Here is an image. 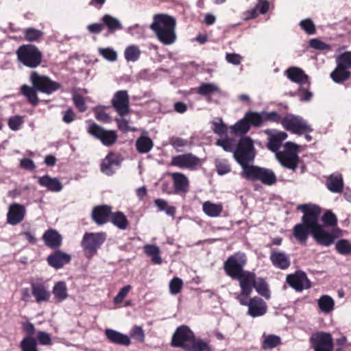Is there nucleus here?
Here are the masks:
<instances>
[{
    "mask_svg": "<svg viewBox=\"0 0 351 351\" xmlns=\"http://www.w3.org/2000/svg\"><path fill=\"white\" fill-rule=\"evenodd\" d=\"M30 81L33 87L23 85L21 87V93L33 106H36L40 101L38 99L36 90H38L47 95L58 90L60 88V84L51 80L46 75H42L33 71L30 75Z\"/></svg>",
    "mask_w": 351,
    "mask_h": 351,
    "instance_id": "nucleus-1",
    "label": "nucleus"
},
{
    "mask_svg": "<svg viewBox=\"0 0 351 351\" xmlns=\"http://www.w3.org/2000/svg\"><path fill=\"white\" fill-rule=\"evenodd\" d=\"M176 19L167 14H159L154 16L150 28L156 34L158 40L165 45L175 43L176 40Z\"/></svg>",
    "mask_w": 351,
    "mask_h": 351,
    "instance_id": "nucleus-2",
    "label": "nucleus"
},
{
    "mask_svg": "<svg viewBox=\"0 0 351 351\" xmlns=\"http://www.w3.org/2000/svg\"><path fill=\"white\" fill-rule=\"evenodd\" d=\"M298 209L303 212L304 215L302 217V223L296 224L293 230L294 237L300 243H306L308 236L311 232V228L308 222L310 218L319 217L320 208L315 205L302 204L298 206Z\"/></svg>",
    "mask_w": 351,
    "mask_h": 351,
    "instance_id": "nucleus-3",
    "label": "nucleus"
},
{
    "mask_svg": "<svg viewBox=\"0 0 351 351\" xmlns=\"http://www.w3.org/2000/svg\"><path fill=\"white\" fill-rule=\"evenodd\" d=\"M256 153L254 141L250 136H243L239 139L233 152V157L242 167V171L250 166L248 164L254 161Z\"/></svg>",
    "mask_w": 351,
    "mask_h": 351,
    "instance_id": "nucleus-4",
    "label": "nucleus"
},
{
    "mask_svg": "<svg viewBox=\"0 0 351 351\" xmlns=\"http://www.w3.org/2000/svg\"><path fill=\"white\" fill-rule=\"evenodd\" d=\"M241 176L250 180H259L266 185H272L276 181L275 173L270 169L251 165L241 172Z\"/></svg>",
    "mask_w": 351,
    "mask_h": 351,
    "instance_id": "nucleus-5",
    "label": "nucleus"
},
{
    "mask_svg": "<svg viewBox=\"0 0 351 351\" xmlns=\"http://www.w3.org/2000/svg\"><path fill=\"white\" fill-rule=\"evenodd\" d=\"M16 53L19 61L26 66L36 68L41 62L42 53L34 45H23L19 48Z\"/></svg>",
    "mask_w": 351,
    "mask_h": 351,
    "instance_id": "nucleus-6",
    "label": "nucleus"
},
{
    "mask_svg": "<svg viewBox=\"0 0 351 351\" xmlns=\"http://www.w3.org/2000/svg\"><path fill=\"white\" fill-rule=\"evenodd\" d=\"M263 122V117L255 111H248L245 117L231 127V130L237 135L246 134L250 126L259 127Z\"/></svg>",
    "mask_w": 351,
    "mask_h": 351,
    "instance_id": "nucleus-7",
    "label": "nucleus"
},
{
    "mask_svg": "<svg viewBox=\"0 0 351 351\" xmlns=\"http://www.w3.org/2000/svg\"><path fill=\"white\" fill-rule=\"evenodd\" d=\"M246 263V258L244 254L236 253L228 257L224 263V269L227 274L232 278H236L245 271L243 267Z\"/></svg>",
    "mask_w": 351,
    "mask_h": 351,
    "instance_id": "nucleus-8",
    "label": "nucleus"
},
{
    "mask_svg": "<svg viewBox=\"0 0 351 351\" xmlns=\"http://www.w3.org/2000/svg\"><path fill=\"white\" fill-rule=\"evenodd\" d=\"M105 240L106 234L104 232L86 233L82 241V246L86 252L90 254L87 255V258H91Z\"/></svg>",
    "mask_w": 351,
    "mask_h": 351,
    "instance_id": "nucleus-9",
    "label": "nucleus"
},
{
    "mask_svg": "<svg viewBox=\"0 0 351 351\" xmlns=\"http://www.w3.org/2000/svg\"><path fill=\"white\" fill-rule=\"evenodd\" d=\"M308 222L311 228V234L317 243L325 246H329L333 243L335 238L338 235L332 236L324 230L322 226L318 224V217H311L308 219Z\"/></svg>",
    "mask_w": 351,
    "mask_h": 351,
    "instance_id": "nucleus-10",
    "label": "nucleus"
},
{
    "mask_svg": "<svg viewBox=\"0 0 351 351\" xmlns=\"http://www.w3.org/2000/svg\"><path fill=\"white\" fill-rule=\"evenodd\" d=\"M193 339H195V337L191 329L186 326H180L173 335L171 344L173 347H181L186 350Z\"/></svg>",
    "mask_w": 351,
    "mask_h": 351,
    "instance_id": "nucleus-11",
    "label": "nucleus"
},
{
    "mask_svg": "<svg viewBox=\"0 0 351 351\" xmlns=\"http://www.w3.org/2000/svg\"><path fill=\"white\" fill-rule=\"evenodd\" d=\"M88 132L106 146L114 145L117 140V135L114 131L105 130L95 123L89 126Z\"/></svg>",
    "mask_w": 351,
    "mask_h": 351,
    "instance_id": "nucleus-12",
    "label": "nucleus"
},
{
    "mask_svg": "<svg viewBox=\"0 0 351 351\" xmlns=\"http://www.w3.org/2000/svg\"><path fill=\"white\" fill-rule=\"evenodd\" d=\"M282 124L287 130L300 135L313 131L306 122L293 115H287L284 117L282 119Z\"/></svg>",
    "mask_w": 351,
    "mask_h": 351,
    "instance_id": "nucleus-13",
    "label": "nucleus"
},
{
    "mask_svg": "<svg viewBox=\"0 0 351 351\" xmlns=\"http://www.w3.org/2000/svg\"><path fill=\"white\" fill-rule=\"evenodd\" d=\"M310 341L315 351H332L333 341L328 332H318L313 334Z\"/></svg>",
    "mask_w": 351,
    "mask_h": 351,
    "instance_id": "nucleus-14",
    "label": "nucleus"
},
{
    "mask_svg": "<svg viewBox=\"0 0 351 351\" xmlns=\"http://www.w3.org/2000/svg\"><path fill=\"white\" fill-rule=\"evenodd\" d=\"M286 280L287 283L297 291H302L304 289L311 287V282L306 274L302 271L288 275Z\"/></svg>",
    "mask_w": 351,
    "mask_h": 351,
    "instance_id": "nucleus-15",
    "label": "nucleus"
},
{
    "mask_svg": "<svg viewBox=\"0 0 351 351\" xmlns=\"http://www.w3.org/2000/svg\"><path fill=\"white\" fill-rule=\"evenodd\" d=\"M25 213V208L23 205L17 203L10 204L7 215L8 223L12 226L19 224L24 219Z\"/></svg>",
    "mask_w": 351,
    "mask_h": 351,
    "instance_id": "nucleus-16",
    "label": "nucleus"
},
{
    "mask_svg": "<svg viewBox=\"0 0 351 351\" xmlns=\"http://www.w3.org/2000/svg\"><path fill=\"white\" fill-rule=\"evenodd\" d=\"M248 314L252 317L262 316L267 313V306L266 302L259 297L251 298L248 303Z\"/></svg>",
    "mask_w": 351,
    "mask_h": 351,
    "instance_id": "nucleus-17",
    "label": "nucleus"
},
{
    "mask_svg": "<svg viewBox=\"0 0 351 351\" xmlns=\"http://www.w3.org/2000/svg\"><path fill=\"white\" fill-rule=\"evenodd\" d=\"M122 158L114 153H110L104 158L101 165V171L106 175L112 174L117 169L121 162Z\"/></svg>",
    "mask_w": 351,
    "mask_h": 351,
    "instance_id": "nucleus-18",
    "label": "nucleus"
},
{
    "mask_svg": "<svg viewBox=\"0 0 351 351\" xmlns=\"http://www.w3.org/2000/svg\"><path fill=\"white\" fill-rule=\"evenodd\" d=\"M236 279L239 280V285L241 289V295L244 296L249 295L254 287L255 280V274L254 273L244 271Z\"/></svg>",
    "mask_w": 351,
    "mask_h": 351,
    "instance_id": "nucleus-19",
    "label": "nucleus"
},
{
    "mask_svg": "<svg viewBox=\"0 0 351 351\" xmlns=\"http://www.w3.org/2000/svg\"><path fill=\"white\" fill-rule=\"evenodd\" d=\"M199 159L192 154H186L175 156L172 158V165L182 167L191 169L196 166Z\"/></svg>",
    "mask_w": 351,
    "mask_h": 351,
    "instance_id": "nucleus-20",
    "label": "nucleus"
},
{
    "mask_svg": "<svg viewBox=\"0 0 351 351\" xmlns=\"http://www.w3.org/2000/svg\"><path fill=\"white\" fill-rule=\"evenodd\" d=\"M285 75L291 82L300 84V86L306 84L308 85L310 84L308 75L299 67L289 68L285 71Z\"/></svg>",
    "mask_w": 351,
    "mask_h": 351,
    "instance_id": "nucleus-21",
    "label": "nucleus"
},
{
    "mask_svg": "<svg viewBox=\"0 0 351 351\" xmlns=\"http://www.w3.org/2000/svg\"><path fill=\"white\" fill-rule=\"evenodd\" d=\"M71 259V257L69 254L60 250H57L48 256L47 262L52 267L59 269L64 265L69 263Z\"/></svg>",
    "mask_w": 351,
    "mask_h": 351,
    "instance_id": "nucleus-22",
    "label": "nucleus"
},
{
    "mask_svg": "<svg viewBox=\"0 0 351 351\" xmlns=\"http://www.w3.org/2000/svg\"><path fill=\"white\" fill-rule=\"evenodd\" d=\"M111 208L108 206H98L93 208L92 218L98 225L106 223L111 215Z\"/></svg>",
    "mask_w": 351,
    "mask_h": 351,
    "instance_id": "nucleus-23",
    "label": "nucleus"
},
{
    "mask_svg": "<svg viewBox=\"0 0 351 351\" xmlns=\"http://www.w3.org/2000/svg\"><path fill=\"white\" fill-rule=\"evenodd\" d=\"M270 260L274 267L280 269H287L291 264L289 256L282 252L272 250Z\"/></svg>",
    "mask_w": 351,
    "mask_h": 351,
    "instance_id": "nucleus-24",
    "label": "nucleus"
},
{
    "mask_svg": "<svg viewBox=\"0 0 351 351\" xmlns=\"http://www.w3.org/2000/svg\"><path fill=\"white\" fill-rule=\"evenodd\" d=\"M278 160L283 167L295 171L298 164V156L293 152H284L277 156Z\"/></svg>",
    "mask_w": 351,
    "mask_h": 351,
    "instance_id": "nucleus-25",
    "label": "nucleus"
},
{
    "mask_svg": "<svg viewBox=\"0 0 351 351\" xmlns=\"http://www.w3.org/2000/svg\"><path fill=\"white\" fill-rule=\"evenodd\" d=\"M43 239L47 246L54 249L60 246L62 237L56 230L50 229L44 233Z\"/></svg>",
    "mask_w": 351,
    "mask_h": 351,
    "instance_id": "nucleus-26",
    "label": "nucleus"
},
{
    "mask_svg": "<svg viewBox=\"0 0 351 351\" xmlns=\"http://www.w3.org/2000/svg\"><path fill=\"white\" fill-rule=\"evenodd\" d=\"M112 106L115 110H128L129 95L126 90L117 91L112 99Z\"/></svg>",
    "mask_w": 351,
    "mask_h": 351,
    "instance_id": "nucleus-27",
    "label": "nucleus"
},
{
    "mask_svg": "<svg viewBox=\"0 0 351 351\" xmlns=\"http://www.w3.org/2000/svg\"><path fill=\"white\" fill-rule=\"evenodd\" d=\"M171 177L173 180L175 192L186 193L189 184L187 177L181 173H173Z\"/></svg>",
    "mask_w": 351,
    "mask_h": 351,
    "instance_id": "nucleus-28",
    "label": "nucleus"
},
{
    "mask_svg": "<svg viewBox=\"0 0 351 351\" xmlns=\"http://www.w3.org/2000/svg\"><path fill=\"white\" fill-rule=\"evenodd\" d=\"M38 183L53 192H58L62 189V184L58 178H51L49 176L40 177L38 178Z\"/></svg>",
    "mask_w": 351,
    "mask_h": 351,
    "instance_id": "nucleus-29",
    "label": "nucleus"
},
{
    "mask_svg": "<svg viewBox=\"0 0 351 351\" xmlns=\"http://www.w3.org/2000/svg\"><path fill=\"white\" fill-rule=\"evenodd\" d=\"M105 334L107 338L112 343L123 346H128L131 343L130 338L127 335L114 330L106 329Z\"/></svg>",
    "mask_w": 351,
    "mask_h": 351,
    "instance_id": "nucleus-30",
    "label": "nucleus"
},
{
    "mask_svg": "<svg viewBox=\"0 0 351 351\" xmlns=\"http://www.w3.org/2000/svg\"><path fill=\"white\" fill-rule=\"evenodd\" d=\"M32 293L35 297L36 301L38 303L48 301L50 298V293L41 284H32Z\"/></svg>",
    "mask_w": 351,
    "mask_h": 351,
    "instance_id": "nucleus-31",
    "label": "nucleus"
},
{
    "mask_svg": "<svg viewBox=\"0 0 351 351\" xmlns=\"http://www.w3.org/2000/svg\"><path fill=\"white\" fill-rule=\"evenodd\" d=\"M287 138V134L284 132H278L271 135L269 138L267 148L273 152L276 153L283 141Z\"/></svg>",
    "mask_w": 351,
    "mask_h": 351,
    "instance_id": "nucleus-32",
    "label": "nucleus"
},
{
    "mask_svg": "<svg viewBox=\"0 0 351 351\" xmlns=\"http://www.w3.org/2000/svg\"><path fill=\"white\" fill-rule=\"evenodd\" d=\"M328 189L335 193H341L343 190V179L340 174H332L326 182Z\"/></svg>",
    "mask_w": 351,
    "mask_h": 351,
    "instance_id": "nucleus-33",
    "label": "nucleus"
},
{
    "mask_svg": "<svg viewBox=\"0 0 351 351\" xmlns=\"http://www.w3.org/2000/svg\"><path fill=\"white\" fill-rule=\"evenodd\" d=\"M146 255L152 258V261L155 265H160L162 258L160 256V250L156 245L146 244L143 247Z\"/></svg>",
    "mask_w": 351,
    "mask_h": 351,
    "instance_id": "nucleus-34",
    "label": "nucleus"
},
{
    "mask_svg": "<svg viewBox=\"0 0 351 351\" xmlns=\"http://www.w3.org/2000/svg\"><path fill=\"white\" fill-rule=\"evenodd\" d=\"M52 292L55 299L58 302H61L68 298L67 287L64 281H59L56 283Z\"/></svg>",
    "mask_w": 351,
    "mask_h": 351,
    "instance_id": "nucleus-35",
    "label": "nucleus"
},
{
    "mask_svg": "<svg viewBox=\"0 0 351 351\" xmlns=\"http://www.w3.org/2000/svg\"><path fill=\"white\" fill-rule=\"evenodd\" d=\"M154 143L151 138L146 136H140L136 142V147L139 153H147L153 147Z\"/></svg>",
    "mask_w": 351,
    "mask_h": 351,
    "instance_id": "nucleus-36",
    "label": "nucleus"
},
{
    "mask_svg": "<svg viewBox=\"0 0 351 351\" xmlns=\"http://www.w3.org/2000/svg\"><path fill=\"white\" fill-rule=\"evenodd\" d=\"M330 77L334 82L341 83L349 78L350 72L337 64V68L330 73Z\"/></svg>",
    "mask_w": 351,
    "mask_h": 351,
    "instance_id": "nucleus-37",
    "label": "nucleus"
},
{
    "mask_svg": "<svg viewBox=\"0 0 351 351\" xmlns=\"http://www.w3.org/2000/svg\"><path fill=\"white\" fill-rule=\"evenodd\" d=\"M101 21L103 22L102 25H106L110 32H114L117 29H121L122 25L120 21L111 15L106 14L102 19Z\"/></svg>",
    "mask_w": 351,
    "mask_h": 351,
    "instance_id": "nucleus-38",
    "label": "nucleus"
},
{
    "mask_svg": "<svg viewBox=\"0 0 351 351\" xmlns=\"http://www.w3.org/2000/svg\"><path fill=\"white\" fill-rule=\"evenodd\" d=\"M203 210L209 217H217L222 212V206L207 201L203 204Z\"/></svg>",
    "mask_w": 351,
    "mask_h": 351,
    "instance_id": "nucleus-39",
    "label": "nucleus"
},
{
    "mask_svg": "<svg viewBox=\"0 0 351 351\" xmlns=\"http://www.w3.org/2000/svg\"><path fill=\"white\" fill-rule=\"evenodd\" d=\"M141 50L137 45H132L126 47L124 57L128 62H136L141 56Z\"/></svg>",
    "mask_w": 351,
    "mask_h": 351,
    "instance_id": "nucleus-40",
    "label": "nucleus"
},
{
    "mask_svg": "<svg viewBox=\"0 0 351 351\" xmlns=\"http://www.w3.org/2000/svg\"><path fill=\"white\" fill-rule=\"evenodd\" d=\"M333 299L327 295H322L318 300V306L320 310L324 313H328L334 308Z\"/></svg>",
    "mask_w": 351,
    "mask_h": 351,
    "instance_id": "nucleus-41",
    "label": "nucleus"
},
{
    "mask_svg": "<svg viewBox=\"0 0 351 351\" xmlns=\"http://www.w3.org/2000/svg\"><path fill=\"white\" fill-rule=\"evenodd\" d=\"M112 223L121 230H125L128 226V221L125 215L121 212L111 214Z\"/></svg>",
    "mask_w": 351,
    "mask_h": 351,
    "instance_id": "nucleus-42",
    "label": "nucleus"
},
{
    "mask_svg": "<svg viewBox=\"0 0 351 351\" xmlns=\"http://www.w3.org/2000/svg\"><path fill=\"white\" fill-rule=\"evenodd\" d=\"M22 351H38L37 342L32 337L27 336L21 342Z\"/></svg>",
    "mask_w": 351,
    "mask_h": 351,
    "instance_id": "nucleus-43",
    "label": "nucleus"
},
{
    "mask_svg": "<svg viewBox=\"0 0 351 351\" xmlns=\"http://www.w3.org/2000/svg\"><path fill=\"white\" fill-rule=\"evenodd\" d=\"M336 250L341 255H349L351 254V243L347 239H340L335 245Z\"/></svg>",
    "mask_w": 351,
    "mask_h": 351,
    "instance_id": "nucleus-44",
    "label": "nucleus"
},
{
    "mask_svg": "<svg viewBox=\"0 0 351 351\" xmlns=\"http://www.w3.org/2000/svg\"><path fill=\"white\" fill-rule=\"evenodd\" d=\"M254 287L260 295L265 297L266 299L270 298L269 291L268 289L267 285L264 280L258 279L255 282Z\"/></svg>",
    "mask_w": 351,
    "mask_h": 351,
    "instance_id": "nucleus-45",
    "label": "nucleus"
},
{
    "mask_svg": "<svg viewBox=\"0 0 351 351\" xmlns=\"http://www.w3.org/2000/svg\"><path fill=\"white\" fill-rule=\"evenodd\" d=\"M219 90L217 86L213 83L202 84L198 88L197 93L202 95H210Z\"/></svg>",
    "mask_w": 351,
    "mask_h": 351,
    "instance_id": "nucleus-46",
    "label": "nucleus"
},
{
    "mask_svg": "<svg viewBox=\"0 0 351 351\" xmlns=\"http://www.w3.org/2000/svg\"><path fill=\"white\" fill-rule=\"evenodd\" d=\"M98 52L104 59L109 62H114L117 59V52L112 48L100 47L98 49Z\"/></svg>",
    "mask_w": 351,
    "mask_h": 351,
    "instance_id": "nucleus-47",
    "label": "nucleus"
},
{
    "mask_svg": "<svg viewBox=\"0 0 351 351\" xmlns=\"http://www.w3.org/2000/svg\"><path fill=\"white\" fill-rule=\"evenodd\" d=\"M337 64L347 69H351V51H346L337 58Z\"/></svg>",
    "mask_w": 351,
    "mask_h": 351,
    "instance_id": "nucleus-48",
    "label": "nucleus"
},
{
    "mask_svg": "<svg viewBox=\"0 0 351 351\" xmlns=\"http://www.w3.org/2000/svg\"><path fill=\"white\" fill-rule=\"evenodd\" d=\"M187 351H211L210 346L202 340H198L197 341L193 339L191 344H190Z\"/></svg>",
    "mask_w": 351,
    "mask_h": 351,
    "instance_id": "nucleus-49",
    "label": "nucleus"
},
{
    "mask_svg": "<svg viewBox=\"0 0 351 351\" xmlns=\"http://www.w3.org/2000/svg\"><path fill=\"white\" fill-rule=\"evenodd\" d=\"M216 145L221 147L226 152H233L234 150L235 141L230 138L218 139L216 142Z\"/></svg>",
    "mask_w": 351,
    "mask_h": 351,
    "instance_id": "nucleus-50",
    "label": "nucleus"
},
{
    "mask_svg": "<svg viewBox=\"0 0 351 351\" xmlns=\"http://www.w3.org/2000/svg\"><path fill=\"white\" fill-rule=\"evenodd\" d=\"M280 343V338L276 335H269L267 336L263 343L264 349H271L276 347Z\"/></svg>",
    "mask_w": 351,
    "mask_h": 351,
    "instance_id": "nucleus-51",
    "label": "nucleus"
},
{
    "mask_svg": "<svg viewBox=\"0 0 351 351\" xmlns=\"http://www.w3.org/2000/svg\"><path fill=\"white\" fill-rule=\"evenodd\" d=\"M43 32L34 28H28L25 30V38L28 41H37L43 36Z\"/></svg>",
    "mask_w": 351,
    "mask_h": 351,
    "instance_id": "nucleus-52",
    "label": "nucleus"
},
{
    "mask_svg": "<svg viewBox=\"0 0 351 351\" xmlns=\"http://www.w3.org/2000/svg\"><path fill=\"white\" fill-rule=\"evenodd\" d=\"M300 26L309 35L315 34V26L312 20L310 19L301 21L300 23Z\"/></svg>",
    "mask_w": 351,
    "mask_h": 351,
    "instance_id": "nucleus-53",
    "label": "nucleus"
},
{
    "mask_svg": "<svg viewBox=\"0 0 351 351\" xmlns=\"http://www.w3.org/2000/svg\"><path fill=\"white\" fill-rule=\"evenodd\" d=\"M131 337L140 342H144L145 341V333L144 330L141 326H135L132 328L131 331Z\"/></svg>",
    "mask_w": 351,
    "mask_h": 351,
    "instance_id": "nucleus-54",
    "label": "nucleus"
},
{
    "mask_svg": "<svg viewBox=\"0 0 351 351\" xmlns=\"http://www.w3.org/2000/svg\"><path fill=\"white\" fill-rule=\"evenodd\" d=\"M182 285L183 283L181 279L178 278H174L170 281L169 283L170 292L172 294L178 293L182 289Z\"/></svg>",
    "mask_w": 351,
    "mask_h": 351,
    "instance_id": "nucleus-55",
    "label": "nucleus"
},
{
    "mask_svg": "<svg viewBox=\"0 0 351 351\" xmlns=\"http://www.w3.org/2000/svg\"><path fill=\"white\" fill-rule=\"evenodd\" d=\"M322 221L326 226H333L337 223V219L331 211H327L322 217Z\"/></svg>",
    "mask_w": 351,
    "mask_h": 351,
    "instance_id": "nucleus-56",
    "label": "nucleus"
},
{
    "mask_svg": "<svg viewBox=\"0 0 351 351\" xmlns=\"http://www.w3.org/2000/svg\"><path fill=\"white\" fill-rule=\"evenodd\" d=\"M309 45L311 47L318 50H329L330 49L328 45L317 38L311 39Z\"/></svg>",
    "mask_w": 351,
    "mask_h": 351,
    "instance_id": "nucleus-57",
    "label": "nucleus"
},
{
    "mask_svg": "<svg viewBox=\"0 0 351 351\" xmlns=\"http://www.w3.org/2000/svg\"><path fill=\"white\" fill-rule=\"evenodd\" d=\"M23 123V117L20 116H14L10 117L8 121L9 127L12 130H17L19 129Z\"/></svg>",
    "mask_w": 351,
    "mask_h": 351,
    "instance_id": "nucleus-58",
    "label": "nucleus"
},
{
    "mask_svg": "<svg viewBox=\"0 0 351 351\" xmlns=\"http://www.w3.org/2000/svg\"><path fill=\"white\" fill-rule=\"evenodd\" d=\"M300 100L302 101H308L313 97V93L308 88L301 86L299 88Z\"/></svg>",
    "mask_w": 351,
    "mask_h": 351,
    "instance_id": "nucleus-59",
    "label": "nucleus"
},
{
    "mask_svg": "<svg viewBox=\"0 0 351 351\" xmlns=\"http://www.w3.org/2000/svg\"><path fill=\"white\" fill-rule=\"evenodd\" d=\"M259 114L263 116V121L267 120L278 122L280 120V115L275 111H272L268 114H265V111H262V112Z\"/></svg>",
    "mask_w": 351,
    "mask_h": 351,
    "instance_id": "nucleus-60",
    "label": "nucleus"
},
{
    "mask_svg": "<svg viewBox=\"0 0 351 351\" xmlns=\"http://www.w3.org/2000/svg\"><path fill=\"white\" fill-rule=\"evenodd\" d=\"M130 289V286L128 285L124 287H123L118 294L114 298V302L115 303H120L123 301L124 298L128 295L129 291Z\"/></svg>",
    "mask_w": 351,
    "mask_h": 351,
    "instance_id": "nucleus-61",
    "label": "nucleus"
},
{
    "mask_svg": "<svg viewBox=\"0 0 351 351\" xmlns=\"http://www.w3.org/2000/svg\"><path fill=\"white\" fill-rule=\"evenodd\" d=\"M38 339L40 342V343L43 345H49L51 343V339L49 334H47L45 332L40 331L38 333Z\"/></svg>",
    "mask_w": 351,
    "mask_h": 351,
    "instance_id": "nucleus-62",
    "label": "nucleus"
},
{
    "mask_svg": "<svg viewBox=\"0 0 351 351\" xmlns=\"http://www.w3.org/2000/svg\"><path fill=\"white\" fill-rule=\"evenodd\" d=\"M213 130L216 134L222 135L226 133L227 127L221 120L220 123L215 122L213 123Z\"/></svg>",
    "mask_w": 351,
    "mask_h": 351,
    "instance_id": "nucleus-63",
    "label": "nucleus"
},
{
    "mask_svg": "<svg viewBox=\"0 0 351 351\" xmlns=\"http://www.w3.org/2000/svg\"><path fill=\"white\" fill-rule=\"evenodd\" d=\"M256 7L261 14H264L269 10V3L266 0H259Z\"/></svg>",
    "mask_w": 351,
    "mask_h": 351,
    "instance_id": "nucleus-64",
    "label": "nucleus"
}]
</instances>
